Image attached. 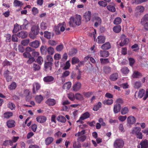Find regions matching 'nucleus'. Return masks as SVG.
<instances>
[{
  "label": "nucleus",
  "instance_id": "nucleus-1",
  "mask_svg": "<svg viewBox=\"0 0 148 148\" xmlns=\"http://www.w3.org/2000/svg\"><path fill=\"white\" fill-rule=\"evenodd\" d=\"M82 17L79 15H76L74 17H71L70 19L69 24L71 27L79 25L81 23Z\"/></svg>",
  "mask_w": 148,
  "mask_h": 148
},
{
  "label": "nucleus",
  "instance_id": "nucleus-2",
  "mask_svg": "<svg viewBox=\"0 0 148 148\" xmlns=\"http://www.w3.org/2000/svg\"><path fill=\"white\" fill-rule=\"evenodd\" d=\"M124 144V141L122 139H117L114 142V146L115 148H122Z\"/></svg>",
  "mask_w": 148,
  "mask_h": 148
},
{
  "label": "nucleus",
  "instance_id": "nucleus-3",
  "mask_svg": "<svg viewBox=\"0 0 148 148\" xmlns=\"http://www.w3.org/2000/svg\"><path fill=\"white\" fill-rule=\"evenodd\" d=\"M121 42L119 45L121 47H123L126 45L129 42V39L127 38L126 36L124 34H122L120 37Z\"/></svg>",
  "mask_w": 148,
  "mask_h": 148
},
{
  "label": "nucleus",
  "instance_id": "nucleus-4",
  "mask_svg": "<svg viewBox=\"0 0 148 148\" xmlns=\"http://www.w3.org/2000/svg\"><path fill=\"white\" fill-rule=\"evenodd\" d=\"M145 10L144 8L142 6H137L135 9V16L137 17L140 16L143 12Z\"/></svg>",
  "mask_w": 148,
  "mask_h": 148
},
{
  "label": "nucleus",
  "instance_id": "nucleus-5",
  "mask_svg": "<svg viewBox=\"0 0 148 148\" xmlns=\"http://www.w3.org/2000/svg\"><path fill=\"white\" fill-rule=\"evenodd\" d=\"M53 66V63L51 62H45L44 70L45 71H51Z\"/></svg>",
  "mask_w": 148,
  "mask_h": 148
},
{
  "label": "nucleus",
  "instance_id": "nucleus-6",
  "mask_svg": "<svg viewBox=\"0 0 148 148\" xmlns=\"http://www.w3.org/2000/svg\"><path fill=\"white\" fill-rule=\"evenodd\" d=\"M11 73V72L8 69H6L4 71L3 75L4 77L6 79V80L8 82L11 81L12 78L11 76L10 75Z\"/></svg>",
  "mask_w": 148,
  "mask_h": 148
},
{
  "label": "nucleus",
  "instance_id": "nucleus-7",
  "mask_svg": "<svg viewBox=\"0 0 148 148\" xmlns=\"http://www.w3.org/2000/svg\"><path fill=\"white\" fill-rule=\"evenodd\" d=\"M136 120L135 118L133 116H130L127 119V124L130 125L134 124L136 122Z\"/></svg>",
  "mask_w": 148,
  "mask_h": 148
},
{
  "label": "nucleus",
  "instance_id": "nucleus-8",
  "mask_svg": "<svg viewBox=\"0 0 148 148\" xmlns=\"http://www.w3.org/2000/svg\"><path fill=\"white\" fill-rule=\"evenodd\" d=\"M28 35V33L26 31H22L18 33L17 34V36L20 38H26Z\"/></svg>",
  "mask_w": 148,
  "mask_h": 148
},
{
  "label": "nucleus",
  "instance_id": "nucleus-9",
  "mask_svg": "<svg viewBox=\"0 0 148 148\" xmlns=\"http://www.w3.org/2000/svg\"><path fill=\"white\" fill-rule=\"evenodd\" d=\"M40 85L37 83H35L33 84L32 91L33 94H36V92L40 89Z\"/></svg>",
  "mask_w": 148,
  "mask_h": 148
},
{
  "label": "nucleus",
  "instance_id": "nucleus-10",
  "mask_svg": "<svg viewBox=\"0 0 148 148\" xmlns=\"http://www.w3.org/2000/svg\"><path fill=\"white\" fill-rule=\"evenodd\" d=\"M93 20L95 21L94 25L95 27H97L99 25H100L101 23V19L99 17H94L93 18Z\"/></svg>",
  "mask_w": 148,
  "mask_h": 148
},
{
  "label": "nucleus",
  "instance_id": "nucleus-11",
  "mask_svg": "<svg viewBox=\"0 0 148 148\" xmlns=\"http://www.w3.org/2000/svg\"><path fill=\"white\" fill-rule=\"evenodd\" d=\"M121 108V106L120 104L119 103L116 104L114 106L113 108V111L115 114H116L119 112Z\"/></svg>",
  "mask_w": 148,
  "mask_h": 148
},
{
  "label": "nucleus",
  "instance_id": "nucleus-12",
  "mask_svg": "<svg viewBox=\"0 0 148 148\" xmlns=\"http://www.w3.org/2000/svg\"><path fill=\"white\" fill-rule=\"evenodd\" d=\"M140 145L141 146V148H148V140L146 139L142 140Z\"/></svg>",
  "mask_w": 148,
  "mask_h": 148
},
{
  "label": "nucleus",
  "instance_id": "nucleus-13",
  "mask_svg": "<svg viewBox=\"0 0 148 148\" xmlns=\"http://www.w3.org/2000/svg\"><path fill=\"white\" fill-rule=\"evenodd\" d=\"M47 119L46 117L43 116H39L36 118L37 121L40 123L45 122L46 121Z\"/></svg>",
  "mask_w": 148,
  "mask_h": 148
},
{
  "label": "nucleus",
  "instance_id": "nucleus-14",
  "mask_svg": "<svg viewBox=\"0 0 148 148\" xmlns=\"http://www.w3.org/2000/svg\"><path fill=\"white\" fill-rule=\"evenodd\" d=\"M45 103L49 106H53L56 103V100L52 99H49L46 101Z\"/></svg>",
  "mask_w": 148,
  "mask_h": 148
},
{
  "label": "nucleus",
  "instance_id": "nucleus-15",
  "mask_svg": "<svg viewBox=\"0 0 148 148\" xmlns=\"http://www.w3.org/2000/svg\"><path fill=\"white\" fill-rule=\"evenodd\" d=\"M91 15V13L90 11H88L85 13L84 17L86 21H88L90 20Z\"/></svg>",
  "mask_w": 148,
  "mask_h": 148
},
{
  "label": "nucleus",
  "instance_id": "nucleus-16",
  "mask_svg": "<svg viewBox=\"0 0 148 148\" xmlns=\"http://www.w3.org/2000/svg\"><path fill=\"white\" fill-rule=\"evenodd\" d=\"M39 42L37 40L33 41L29 43L30 46L35 48H37L39 46Z\"/></svg>",
  "mask_w": 148,
  "mask_h": 148
},
{
  "label": "nucleus",
  "instance_id": "nucleus-17",
  "mask_svg": "<svg viewBox=\"0 0 148 148\" xmlns=\"http://www.w3.org/2000/svg\"><path fill=\"white\" fill-rule=\"evenodd\" d=\"M15 121L13 120H10L6 123L7 126L8 128H12L14 127L15 126Z\"/></svg>",
  "mask_w": 148,
  "mask_h": 148
},
{
  "label": "nucleus",
  "instance_id": "nucleus-18",
  "mask_svg": "<svg viewBox=\"0 0 148 148\" xmlns=\"http://www.w3.org/2000/svg\"><path fill=\"white\" fill-rule=\"evenodd\" d=\"M111 45L109 42H106L103 44L101 46V48L103 50H106L110 49Z\"/></svg>",
  "mask_w": 148,
  "mask_h": 148
},
{
  "label": "nucleus",
  "instance_id": "nucleus-19",
  "mask_svg": "<svg viewBox=\"0 0 148 148\" xmlns=\"http://www.w3.org/2000/svg\"><path fill=\"white\" fill-rule=\"evenodd\" d=\"M81 84L79 82L75 84L73 86V90L75 91H77L81 88Z\"/></svg>",
  "mask_w": 148,
  "mask_h": 148
},
{
  "label": "nucleus",
  "instance_id": "nucleus-20",
  "mask_svg": "<svg viewBox=\"0 0 148 148\" xmlns=\"http://www.w3.org/2000/svg\"><path fill=\"white\" fill-rule=\"evenodd\" d=\"M132 76L134 78H139L142 76V74L138 71H135L134 72Z\"/></svg>",
  "mask_w": 148,
  "mask_h": 148
},
{
  "label": "nucleus",
  "instance_id": "nucleus-21",
  "mask_svg": "<svg viewBox=\"0 0 148 148\" xmlns=\"http://www.w3.org/2000/svg\"><path fill=\"white\" fill-rule=\"evenodd\" d=\"M97 42L99 44H102L105 42L106 38L103 36H99L97 37Z\"/></svg>",
  "mask_w": 148,
  "mask_h": 148
},
{
  "label": "nucleus",
  "instance_id": "nucleus-22",
  "mask_svg": "<svg viewBox=\"0 0 148 148\" xmlns=\"http://www.w3.org/2000/svg\"><path fill=\"white\" fill-rule=\"evenodd\" d=\"M54 78L51 76H47L43 78V80L45 82H51L53 81Z\"/></svg>",
  "mask_w": 148,
  "mask_h": 148
},
{
  "label": "nucleus",
  "instance_id": "nucleus-23",
  "mask_svg": "<svg viewBox=\"0 0 148 148\" xmlns=\"http://www.w3.org/2000/svg\"><path fill=\"white\" fill-rule=\"evenodd\" d=\"M99 53L101 57L104 58L108 57L109 55V52L107 51H103L101 50L100 51Z\"/></svg>",
  "mask_w": 148,
  "mask_h": 148
},
{
  "label": "nucleus",
  "instance_id": "nucleus-24",
  "mask_svg": "<svg viewBox=\"0 0 148 148\" xmlns=\"http://www.w3.org/2000/svg\"><path fill=\"white\" fill-rule=\"evenodd\" d=\"M72 84L70 82H66L62 86V88L64 89L69 90Z\"/></svg>",
  "mask_w": 148,
  "mask_h": 148
},
{
  "label": "nucleus",
  "instance_id": "nucleus-25",
  "mask_svg": "<svg viewBox=\"0 0 148 148\" xmlns=\"http://www.w3.org/2000/svg\"><path fill=\"white\" fill-rule=\"evenodd\" d=\"M53 138L51 137H47L45 140V144L47 145H49L51 144L53 141Z\"/></svg>",
  "mask_w": 148,
  "mask_h": 148
},
{
  "label": "nucleus",
  "instance_id": "nucleus-26",
  "mask_svg": "<svg viewBox=\"0 0 148 148\" xmlns=\"http://www.w3.org/2000/svg\"><path fill=\"white\" fill-rule=\"evenodd\" d=\"M53 33L48 32L47 31H45L44 33V36L46 38L49 39L51 38V35L53 36Z\"/></svg>",
  "mask_w": 148,
  "mask_h": 148
},
{
  "label": "nucleus",
  "instance_id": "nucleus-27",
  "mask_svg": "<svg viewBox=\"0 0 148 148\" xmlns=\"http://www.w3.org/2000/svg\"><path fill=\"white\" fill-rule=\"evenodd\" d=\"M141 128L139 127H134L132 132V133L133 134H135L136 135L140 132Z\"/></svg>",
  "mask_w": 148,
  "mask_h": 148
},
{
  "label": "nucleus",
  "instance_id": "nucleus-28",
  "mask_svg": "<svg viewBox=\"0 0 148 148\" xmlns=\"http://www.w3.org/2000/svg\"><path fill=\"white\" fill-rule=\"evenodd\" d=\"M129 112L128 107H125L122 108L121 110V114L124 115L127 114Z\"/></svg>",
  "mask_w": 148,
  "mask_h": 148
},
{
  "label": "nucleus",
  "instance_id": "nucleus-29",
  "mask_svg": "<svg viewBox=\"0 0 148 148\" xmlns=\"http://www.w3.org/2000/svg\"><path fill=\"white\" fill-rule=\"evenodd\" d=\"M48 25L45 22H42L40 24V29L42 30H45L47 29V27Z\"/></svg>",
  "mask_w": 148,
  "mask_h": 148
},
{
  "label": "nucleus",
  "instance_id": "nucleus-30",
  "mask_svg": "<svg viewBox=\"0 0 148 148\" xmlns=\"http://www.w3.org/2000/svg\"><path fill=\"white\" fill-rule=\"evenodd\" d=\"M118 78V74L116 73H114L110 75V79L113 81H116Z\"/></svg>",
  "mask_w": 148,
  "mask_h": 148
},
{
  "label": "nucleus",
  "instance_id": "nucleus-31",
  "mask_svg": "<svg viewBox=\"0 0 148 148\" xmlns=\"http://www.w3.org/2000/svg\"><path fill=\"white\" fill-rule=\"evenodd\" d=\"M121 27L119 25L114 26L113 28L114 32L116 33H119L121 31Z\"/></svg>",
  "mask_w": 148,
  "mask_h": 148
},
{
  "label": "nucleus",
  "instance_id": "nucleus-32",
  "mask_svg": "<svg viewBox=\"0 0 148 148\" xmlns=\"http://www.w3.org/2000/svg\"><path fill=\"white\" fill-rule=\"evenodd\" d=\"M43 97L40 95H37L35 97V100L38 103H40L43 100Z\"/></svg>",
  "mask_w": 148,
  "mask_h": 148
},
{
  "label": "nucleus",
  "instance_id": "nucleus-33",
  "mask_svg": "<svg viewBox=\"0 0 148 148\" xmlns=\"http://www.w3.org/2000/svg\"><path fill=\"white\" fill-rule=\"evenodd\" d=\"M28 24V21L26 20L25 21L24 23L20 26V29H27V28L26 27Z\"/></svg>",
  "mask_w": 148,
  "mask_h": 148
},
{
  "label": "nucleus",
  "instance_id": "nucleus-34",
  "mask_svg": "<svg viewBox=\"0 0 148 148\" xmlns=\"http://www.w3.org/2000/svg\"><path fill=\"white\" fill-rule=\"evenodd\" d=\"M104 72L106 74L110 73L111 71V68L109 66H105L103 68Z\"/></svg>",
  "mask_w": 148,
  "mask_h": 148
},
{
  "label": "nucleus",
  "instance_id": "nucleus-35",
  "mask_svg": "<svg viewBox=\"0 0 148 148\" xmlns=\"http://www.w3.org/2000/svg\"><path fill=\"white\" fill-rule=\"evenodd\" d=\"M57 119L58 121L62 123H65L66 121L65 118L62 116H59Z\"/></svg>",
  "mask_w": 148,
  "mask_h": 148
},
{
  "label": "nucleus",
  "instance_id": "nucleus-36",
  "mask_svg": "<svg viewBox=\"0 0 148 148\" xmlns=\"http://www.w3.org/2000/svg\"><path fill=\"white\" fill-rule=\"evenodd\" d=\"M101 102H99L97 104L95 105L93 108V110L95 111L98 110L101 107Z\"/></svg>",
  "mask_w": 148,
  "mask_h": 148
},
{
  "label": "nucleus",
  "instance_id": "nucleus-37",
  "mask_svg": "<svg viewBox=\"0 0 148 148\" xmlns=\"http://www.w3.org/2000/svg\"><path fill=\"white\" fill-rule=\"evenodd\" d=\"M73 148H81V144L79 141H75L73 143Z\"/></svg>",
  "mask_w": 148,
  "mask_h": 148
},
{
  "label": "nucleus",
  "instance_id": "nucleus-38",
  "mask_svg": "<svg viewBox=\"0 0 148 148\" xmlns=\"http://www.w3.org/2000/svg\"><path fill=\"white\" fill-rule=\"evenodd\" d=\"M122 73L124 74H127L129 72V70L126 67H123L121 69Z\"/></svg>",
  "mask_w": 148,
  "mask_h": 148
},
{
  "label": "nucleus",
  "instance_id": "nucleus-39",
  "mask_svg": "<svg viewBox=\"0 0 148 148\" xmlns=\"http://www.w3.org/2000/svg\"><path fill=\"white\" fill-rule=\"evenodd\" d=\"M90 114L89 112H87L84 113L82 114L81 116L82 117L84 120L88 118H89L90 116Z\"/></svg>",
  "mask_w": 148,
  "mask_h": 148
},
{
  "label": "nucleus",
  "instance_id": "nucleus-40",
  "mask_svg": "<svg viewBox=\"0 0 148 148\" xmlns=\"http://www.w3.org/2000/svg\"><path fill=\"white\" fill-rule=\"evenodd\" d=\"M4 117L5 118L8 119L13 115V113L11 112H7L3 114Z\"/></svg>",
  "mask_w": 148,
  "mask_h": 148
},
{
  "label": "nucleus",
  "instance_id": "nucleus-41",
  "mask_svg": "<svg viewBox=\"0 0 148 148\" xmlns=\"http://www.w3.org/2000/svg\"><path fill=\"white\" fill-rule=\"evenodd\" d=\"M148 21V14H146L141 19V23L143 25L146 21Z\"/></svg>",
  "mask_w": 148,
  "mask_h": 148
},
{
  "label": "nucleus",
  "instance_id": "nucleus-42",
  "mask_svg": "<svg viewBox=\"0 0 148 148\" xmlns=\"http://www.w3.org/2000/svg\"><path fill=\"white\" fill-rule=\"evenodd\" d=\"M9 145H13V142L11 140H5L4 141L3 145L5 146H7Z\"/></svg>",
  "mask_w": 148,
  "mask_h": 148
},
{
  "label": "nucleus",
  "instance_id": "nucleus-43",
  "mask_svg": "<svg viewBox=\"0 0 148 148\" xmlns=\"http://www.w3.org/2000/svg\"><path fill=\"white\" fill-rule=\"evenodd\" d=\"M32 68L34 71H37L40 69V66L39 64L38 65L36 63H34L33 65Z\"/></svg>",
  "mask_w": 148,
  "mask_h": 148
},
{
  "label": "nucleus",
  "instance_id": "nucleus-44",
  "mask_svg": "<svg viewBox=\"0 0 148 148\" xmlns=\"http://www.w3.org/2000/svg\"><path fill=\"white\" fill-rule=\"evenodd\" d=\"M142 85L141 82L140 81H137L134 83V87L135 88L138 89L140 88Z\"/></svg>",
  "mask_w": 148,
  "mask_h": 148
},
{
  "label": "nucleus",
  "instance_id": "nucleus-45",
  "mask_svg": "<svg viewBox=\"0 0 148 148\" xmlns=\"http://www.w3.org/2000/svg\"><path fill=\"white\" fill-rule=\"evenodd\" d=\"M113 101L112 99H107L104 100L103 102V103L105 105H110L113 103Z\"/></svg>",
  "mask_w": 148,
  "mask_h": 148
},
{
  "label": "nucleus",
  "instance_id": "nucleus-46",
  "mask_svg": "<svg viewBox=\"0 0 148 148\" xmlns=\"http://www.w3.org/2000/svg\"><path fill=\"white\" fill-rule=\"evenodd\" d=\"M100 60L101 63L102 64H107L109 62V61L108 58H101Z\"/></svg>",
  "mask_w": 148,
  "mask_h": 148
},
{
  "label": "nucleus",
  "instance_id": "nucleus-47",
  "mask_svg": "<svg viewBox=\"0 0 148 148\" xmlns=\"http://www.w3.org/2000/svg\"><path fill=\"white\" fill-rule=\"evenodd\" d=\"M121 19L120 17L116 18L114 21L113 23L114 24L118 25L121 22Z\"/></svg>",
  "mask_w": 148,
  "mask_h": 148
},
{
  "label": "nucleus",
  "instance_id": "nucleus-48",
  "mask_svg": "<svg viewBox=\"0 0 148 148\" xmlns=\"http://www.w3.org/2000/svg\"><path fill=\"white\" fill-rule=\"evenodd\" d=\"M14 4L15 7H19L22 5L23 3L21 1L15 0L14 1Z\"/></svg>",
  "mask_w": 148,
  "mask_h": 148
},
{
  "label": "nucleus",
  "instance_id": "nucleus-49",
  "mask_svg": "<svg viewBox=\"0 0 148 148\" xmlns=\"http://www.w3.org/2000/svg\"><path fill=\"white\" fill-rule=\"evenodd\" d=\"M145 92V91L144 89H140L138 92V97L140 98H142Z\"/></svg>",
  "mask_w": 148,
  "mask_h": 148
},
{
  "label": "nucleus",
  "instance_id": "nucleus-50",
  "mask_svg": "<svg viewBox=\"0 0 148 148\" xmlns=\"http://www.w3.org/2000/svg\"><path fill=\"white\" fill-rule=\"evenodd\" d=\"M46 46H42L40 48V51L42 54H45L46 53L47 51Z\"/></svg>",
  "mask_w": 148,
  "mask_h": 148
},
{
  "label": "nucleus",
  "instance_id": "nucleus-51",
  "mask_svg": "<svg viewBox=\"0 0 148 148\" xmlns=\"http://www.w3.org/2000/svg\"><path fill=\"white\" fill-rule=\"evenodd\" d=\"M3 66H10L12 65V62H9L7 60L5 59L3 62Z\"/></svg>",
  "mask_w": 148,
  "mask_h": 148
},
{
  "label": "nucleus",
  "instance_id": "nucleus-52",
  "mask_svg": "<svg viewBox=\"0 0 148 148\" xmlns=\"http://www.w3.org/2000/svg\"><path fill=\"white\" fill-rule=\"evenodd\" d=\"M16 87V83L14 82H12L8 87L10 90H12L15 89Z\"/></svg>",
  "mask_w": 148,
  "mask_h": 148
},
{
  "label": "nucleus",
  "instance_id": "nucleus-53",
  "mask_svg": "<svg viewBox=\"0 0 148 148\" xmlns=\"http://www.w3.org/2000/svg\"><path fill=\"white\" fill-rule=\"evenodd\" d=\"M67 96L69 99L72 101H74L75 99V97L74 94L72 93L68 94H67Z\"/></svg>",
  "mask_w": 148,
  "mask_h": 148
},
{
  "label": "nucleus",
  "instance_id": "nucleus-54",
  "mask_svg": "<svg viewBox=\"0 0 148 148\" xmlns=\"http://www.w3.org/2000/svg\"><path fill=\"white\" fill-rule=\"evenodd\" d=\"M29 59L27 62V63L28 64H30L32 63L35 60L34 58L32 57V56L28 58Z\"/></svg>",
  "mask_w": 148,
  "mask_h": 148
},
{
  "label": "nucleus",
  "instance_id": "nucleus-55",
  "mask_svg": "<svg viewBox=\"0 0 148 148\" xmlns=\"http://www.w3.org/2000/svg\"><path fill=\"white\" fill-rule=\"evenodd\" d=\"M107 8L109 10L112 12H114L116 11V9L115 7L112 5H108L107 6Z\"/></svg>",
  "mask_w": 148,
  "mask_h": 148
},
{
  "label": "nucleus",
  "instance_id": "nucleus-56",
  "mask_svg": "<svg viewBox=\"0 0 148 148\" xmlns=\"http://www.w3.org/2000/svg\"><path fill=\"white\" fill-rule=\"evenodd\" d=\"M37 62L40 65H41L43 63V60L42 57L40 56H38L36 59Z\"/></svg>",
  "mask_w": 148,
  "mask_h": 148
},
{
  "label": "nucleus",
  "instance_id": "nucleus-57",
  "mask_svg": "<svg viewBox=\"0 0 148 148\" xmlns=\"http://www.w3.org/2000/svg\"><path fill=\"white\" fill-rule=\"evenodd\" d=\"M49 54L50 55H53L54 53V49L53 48L50 47H49L47 50Z\"/></svg>",
  "mask_w": 148,
  "mask_h": 148
},
{
  "label": "nucleus",
  "instance_id": "nucleus-58",
  "mask_svg": "<svg viewBox=\"0 0 148 148\" xmlns=\"http://www.w3.org/2000/svg\"><path fill=\"white\" fill-rule=\"evenodd\" d=\"M86 133L85 130H83L80 132H78L77 133L75 134V136L77 137H79L83 135Z\"/></svg>",
  "mask_w": 148,
  "mask_h": 148
},
{
  "label": "nucleus",
  "instance_id": "nucleus-59",
  "mask_svg": "<svg viewBox=\"0 0 148 148\" xmlns=\"http://www.w3.org/2000/svg\"><path fill=\"white\" fill-rule=\"evenodd\" d=\"M8 107L11 110H13L15 108V106L13 103L10 102L8 104Z\"/></svg>",
  "mask_w": 148,
  "mask_h": 148
},
{
  "label": "nucleus",
  "instance_id": "nucleus-60",
  "mask_svg": "<svg viewBox=\"0 0 148 148\" xmlns=\"http://www.w3.org/2000/svg\"><path fill=\"white\" fill-rule=\"evenodd\" d=\"M86 138V136L85 135H83L79 137L77 139V140L78 141H81L83 142L85 140Z\"/></svg>",
  "mask_w": 148,
  "mask_h": 148
},
{
  "label": "nucleus",
  "instance_id": "nucleus-61",
  "mask_svg": "<svg viewBox=\"0 0 148 148\" xmlns=\"http://www.w3.org/2000/svg\"><path fill=\"white\" fill-rule=\"evenodd\" d=\"M70 72L68 71H65L62 74V77L63 78H65L69 75Z\"/></svg>",
  "mask_w": 148,
  "mask_h": 148
},
{
  "label": "nucleus",
  "instance_id": "nucleus-62",
  "mask_svg": "<svg viewBox=\"0 0 148 148\" xmlns=\"http://www.w3.org/2000/svg\"><path fill=\"white\" fill-rule=\"evenodd\" d=\"M29 42V39L24 40L21 41V44L24 46H26L28 45Z\"/></svg>",
  "mask_w": 148,
  "mask_h": 148
},
{
  "label": "nucleus",
  "instance_id": "nucleus-63",
  "mask_svg": "<svg viewBox=\"0 0 148 148\" xmlns=\"http://www.w3.org/2000/svg\"><path fill=\"white\" fill-rule=\"evenodd\" d=\"M19 25L17 23H16L14 25V27L13 30V33H16L17 31L19 30V29H17V28H19Z\"/></svg>",
  "mask_w": 148,
  "mask_h": 148
},
{
  "label": "nucleus",
  "instance_id": "nucleus-64",
  "mask_svg": "<svg viewBox=\"0 0 148 148\" xmlns=\"http://www.w3.org/2000/svg\"><path fill=\"white\" fill-rule=\"evenodd\" d=\"M75 98L78 100H81L83 99V96L79 93H77L75 95Z\"/></svg>",
  "mask_w": 148,
  "mask_h": 148
}]
</instances>
